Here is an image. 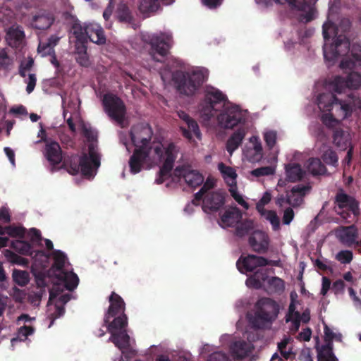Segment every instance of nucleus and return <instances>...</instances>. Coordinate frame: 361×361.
<instances>
[{"label": "nucleus", "mask_w": 361, "mask_h": 361, "mask_svg": "<svg viewBox=\"0 0 361 361\" xmlns=\"http://www.w3.org/2000/svg\"><path fill=\"white\" fill-rule=\"evenodd\" d=\"M153 135L151 127L146 124H138L132 127L130 136L135 150L130 157L129 166L132 173L141 171L145 165H159L160 167L155 182L161 184L169 177L176 159V147L171 142L164 148L161 142H152Z\"/></svg>", "instance_id": "1"}, {"label": "nucleus", "mask_w": 361, "mask_h": 361, "mask_svg": "<svg viewBox=\"0 0 361 361\" xmlns=\"http://www.w3.org/2000/svg\"><path fill=\"white\" fill-rule=\"evenodd\" d=\"M351 22L342 19L337 27L334 23L327 21L322 26L324 40L323 53L324 59L332 65L339 56H345L350 49V40L346 33L350 30Z\"/></svg>", "instance_id": "2"}, {"label": "nucleus", "mask_w": 361, "mask_h": 361, "mask_svg": "<svg viewBox=\"0 0 361 361\" xmlns=\"http://www.w3.org/2000/svg\"><path fill=\"white\" fill-rule=\"evenodd\" d=\"M317 103L322 111L326 112L322 116L321 120L328 128H333L340 120L350 116L353 111L349 103L343 98L337 97L332 92L319 94Z\"/></svg>", "instance_id": "3"}, {"label": "nucleus", "mask_w": 361, "mask_h": 361, "mask_svg": "<svg viewBox=\"0 0 361 361\" xmlns=\"http://www.w3.org/2000/svg\"><path fill=\"white\" fill-rule=\"evenodd\" d=\"M255 307V314L250 322L257 329L269 328L277 319L280 310L279 304L274 300L266 297L259 298Z\"/></svg>", "instance_id": "4"}, {"label": "nucleus", "mask_w": 361, "mask_h": 361, "mask_svg": "<svg viewBox=\"0 0 361 361\" xmlns=\"http://www.w3.org/2000/svg\"><path fill=\"white\" fill-rule=\"evenodd\" d=\"M228 103V98L220 90L212 86H207L203 98L199 104V111L204 121H209L217 112Z\"/></svg>", "instance_id": "5"}, {"label": "nucleus", "mask_w": 361, "mask_h": 361, "mask_svg": "<svg viewBox=\"0 0 361 361\" xmlns=\"http://www.w3.org/2000/svg\"><path fill=\"white\" fill-rule=\"evenodd\" d=\"M207 80V75L202 71L191 73L176 71L172 74V80L178 92L185 96H193Z\"/></svg>", "instance_id": "6"}, {"label": "nucleus", "mask_w": 361, "mask_h": 361, "mask_svg": "<svg viewBox=\"0 0 361 361\" xmlns=\"http://www.w3.org/2000/svg\"><path fill=\"white\" fill-rule=\"evenodd\" d=\"M173 37L171 33L160 32L149 36L147 43L150 45L149 54L153 60L158 62L169 54L173 45Z\"/></svg>", "instance_id": "7"}, {"label": "nucleus", "mask_w": 361, "mask_h": 361, "mask_svg": "<svg viewBox=\"0 0 361 361\" xmlns=\"http://www.w3.org/2000/svg\"><path fill=\"white\" fill-rule=\"evenodd\" d=\"M102 104L107 115L118 124H123L126 114V107L123 100L115 94H106Z\"/></svg>", "instance_id": "8"}, {"label": "nucleus", "mask_w": 361, "mask_h": 361, "mask_svg": "<svg viewBox=\"0 0 361 361\" xmlns=\"http://www.w3.org/2000/svg\"><path fill=\"white\" fill-rule=\"evenodd\" d=\"M224 109L217 116L218 123L222 128L231 129L245 121V114L238 106H225Z\"/></svg>", "instance_id": "9"}, {"label": "nucleus", "mask_w": 361, "mask_h": 361, "mask_svg": "<svg viewBox=\"0 0 361 361\" xmlns=\"http://www.w3.org/2000/svg\"><path fill=\"white\" fill-rule=\"evenodd\" d=\"M361 85V75L357 72L350 73L346 78L342 76H336L332 81L333 90L338 93L348 94L350 93V90L357 89Z\"/></svg>", "instance_id": "10"}, {"label": "nucleus", "mask_w": 361, "mask_h": 361, "mask_svg": "<svg viewBox=\"0 0 361 361\" xmlns=\"http://www.w3.org/2000/svg\"><path fill=\"white\" fill-rule=\"evenodd\" d=\"M226 196V192L222 190L207 192L203 198L202 210L207 214L219 212L224 207Z\"/></svg>", "instance_id": "11"}, {"label": "nucleus", "mask_w": 361, "mask_h": 361, "mask_svg": "<svg viewBox=\"0 0 361 361\" xmlns=\"http://www.w3.org/2000/svg\"><path fill=\"white\" fill-rule=\"evenodd\" d=\"M88 155L83 154L81 156L80 171L86 178L94 176L93 169H97L100 166V157L95 151L94 145L90 143L88 146Z\"/></svg>", "instance_id": "12"}, {"label": "nucleus", "mask_w": 361, "mask_h": 361, "mask_svg": "<svg viewBox=\"0 0 361 361\" xmlns=\"http://www.w3.org/2000/svg\"><path fill=\"white\" fill-rule=\"evenodd\" d=\"M275 2L283 4L287 2L291 7L301 11H305L300 16V20L308 23L314 19L315 10L312 5L317 0H274Z\"/></svg>", "instance_id": "13"}, {"label": "nucleus", "mask_w": 361, "mask_h": 361, "mask_svg": "<svg viewBox=\"0 0 361 361\" xmlns=\"http://www.w3.org/2000/svg\"><path fill=\"white\" fill-rule=\"evenodd\" d=\"M266 258L255 255H247L245 257L240 256L236 262V267L241 274L252 272L258 267H264Z\"/></svg>", "instance_id": "14"}, {"label": "nucleus", "mask_w": 361, "mask_h": 361, "mask_svg": "<svg viewBox=\"0 0 361 361\" xmlns=\"http://www.w3.org/2000/svg\"><path fill=\"white\" fill-rule=\"evenodd\" d=\"M248 244L252 251L259 254H265L269 250L270 239L266 232L255 230L250 235Z\"/></svg>", "instance_id": "15"}, {"label": "nucleus", "mask_w": 361, "mask_h": 361, "mask_svg": "<svg viewBox=\"0 0 361 361\" xmlns=\"http://www.w3.org/2000/svg\"><path fill=\"white\" fill-rule=\"evenodd\" d=\"M45 144L44 157L53 168L59 165L63 160L62 150L60 145L53 140H49L46 137L42 138Z\"/></svg>", "instance_id": "16"}, {"label": "nucleus", "mask_w": 361, "mask_h": 361, "mask_svg": "<svg viewBox=\"0 0 361 361\" xmlns=\"http://www.w3.org/2000/svg\"><path fill=\"white\" fill-rule=\"evenodd\" d=\"M173 173L175 176L183 177L188 185L191 188H197L204 181V177L200 173L183 166L176 167Z\"/></svg>", "instance_id": "17"}, {"label": "nucleus", "mask_w": 361, "mask_h": 361, "mask_svg": "<svg viewBox=\"0 0 361 361\" xmlns=\"http://www.w3.org/2000/svg\"><path fill=\"white\" fill-rule=\"evenodd\" d=\"M178 116L187 124L188 126V129L183 126L180 127L182 135L185 138L191 140L192 138L193 133L197 138L201 139V132L197 121L183 111H178Z\"/></svg>", "instance_id": "18"}, {"label": "nucleus", "mask_w": 361, "mask_h": 361, "mask_svg": "<svg viewBox=\"0 0 361 361\" xmlns=\"http://www.w3.org/2000/svg\"><path fill=\"white\" fill-rule=\"evenodd\" d=\"M109 302L110 305L104 316V323H108L109 319L118 314L125 313L126 310V303L123 299L114 291L109 297Z\"/></svg>", "instance_id": "19"}, {"label": "nucleus", "mask_w": 361, "mask_h": 361, "mask_svg": "<svg viewBox=\"0 0 361 361\" xmlns=\"http://www.w3.org/2000/svg\"><path fill=\"white\" fill-rule=\"evenodd\" d=\"M55 21L54 13L49 11H39L32 16L30 25L36 30H44L49 28Z\"/></svg>", "instance_id": "20"}, {"label": "nucleus", "mask_w": 361, "mask_h": 361, "mask_svg": "<svg viewBox=\"0 0 361 361\" xmlns=\"http://www.w3.org/2000/svg\"><path fill=\"white\" fill-rule=\"evenodd\" d=\"M335 203L340 209H345L355 215L359 213L358 202L353 197L343 192L342 190L336 193Z\"/></svg>", "instance_id": "21"}, {"label": "nucleus", "mask_w": 361, "mask_h": 361, "mask_svg": "<svg viewBox=\"0 0 361 361\" xmlns=\"http://www.w3.org/2000/svg\"><path fill=\"white\" fill-rule=\"evenodd\" d=\"M336 236L343 245L351 247L356 243L357 230L354 225L341 226L336 229Z\"/></svg>", "instance_id": "22"}, {"label": "nucleus", "mask_w": 361, "mask_h": 361, "mask_svg": "<svg viewBox=\"0 0 361 361\" xmlns=\"http://www.w3.org/2000/svg\"><path fill=\"white\" fill-rule=\"evenodd\" d=\"M352 59L343 58L340 63L341 69L352 70L357 66L361 67V44L353 43L351 49L350 48Z\"/></svg>", "instance_id": "23"}, {"label": "nucleus", "mask_w": 361, "mask_h": 361, "mask_svg": "<svg viewBox=\"0 0 361 361\" xmlns=\"http://www.w3.org/2000/svg\"><path fill=\"white\" fill-rule=\"evenodd\" d=\"M25 32L21 26L13 25L8 27L6 34V39L12 48H19L25 39Z\"/></svg>", "instance_id": "24"}, {"label": "nucleus", "mask_w": 361, "mask_h": 361, "mask_svg": "<svg viewBox=\"0 0 361 361\" xmlns=\"http://www.w3.org/2000/svg\"><path fill=\"white\" fill-rule=\"evenodd\" d=\"M87 41L90 39L97 44L106 43V37L102 27L98 24L90 23L86 25Z\"/></svg>", "instance_id": "25"}, {"label": "nucleus", "mask_w": 361, "mask_h": 361, "mask_svg": "<svg viewBox=\"0 0 361 361\" xmlns=\"http://www.w3.org/2000/svg\"><path fill=\"white\" fill-rule=\"evenodd\" d=\"M242 218L243 214L240 209L234 207L225 211L221 216V221L226 227H234Z\"/></svg>", "instance_id": "26"}, {"label": "nucleus", "mask_w": 361, "mask_h": 361, "mask_svg": "<svg viewBox=\"0 0 361 361\" xmlns=\"http://www.w3.org/2000/svg\"><path fill=\"white\" fill-rule=\"evenodd\" d=\"M80 159L81 157L77 154L64 157L61 161V168L66 169L70 174L76 175L80 172Z\"/></svg>", "instance_id": "27"}, {"label": "nucleus", "mask_w": 361, "mask_h": 361, "mask_svg": "<svg viewBox=\"0 0 361 361\" xmlns=\"http://www.w3.org/2000/svg\"><path fill=\"white\" fill-rule=\"evenodd\" d=\"M269 279L267 271L259 269L247 279L246 285L255 289H260L262 287L263 283Z\"/></svg>", "instance_id": "28"}, {"label": "nucleus", "mask_w": 361, "mask_h": 361, "mask_svg": "<svg viewBox=\"0 0 361 361\" xmlns=\"http://www.w3.org/2000/svg\"><path fill=\"white\" fill-rule=\"evenodd\" d=\"M109 341L112 342L121 350L128 349L130 346V336L126 329L119 332H112Z\"/></svg>", "instance_id": "29"}, {"label": "nucleus", "mask_w": 361, "mask_h": 361, "mask_svg": "<svg viewBox=\"0 0 361 361\" xmlns=\"http://www.w3.org/2000/svg\"><path fill=\"white\" fill-rule=\"evenodd\" d=\"M332 137L334 144L338 147L345 149L350 145V134L341 128L334 129Z\"/></svg>", "instance_id": "30"}, {"label": "nucleus", "mask_w": 361, "mask_h": 361, "mask_svg": "<svg viewBox=\"0 0 361 361\" xmlns=\"http://www.w3.org/2000/svg\"><path fill=\"white\" fill-rule=\"evenodd\" d=\"M286 180L288 182L294 183L300 180L303 177V171L299 164H288L285 166Z\"/></svg>", "instance_id": "31"}, {"label": "nucleus", "mask_w": 361, "mask_h": 361, "mask_svg": "<svg viewBox=\"0 0 361 361\" xmlns=\"http://www.w3.org/2000/svg\"><path fill=\"white\" fill-rule=\"evenodd\" d=\"M245 135L243 128H238L228 138L226 142V149L231 154L241 145Z\"/></svg>", "instance_id": "32"}, {"label": "nucleus", "mask_w": 361, "mask_h": 361, "mask_svg": "<svg viewBox=\"0 0 361 361\" xmlns=\"http://www.w3.org/2000/svg\"><path fill=\"white\" fill-rule=\"evenodd\" d=\"M307 169L313 176H323L327 173L326 166L319 158H310L307 161Z\"/></svg>", "instance_id": "33"}, {"label": "nucleus", "mask_w": 361, "mask_h": 361, "mask_svg": "<svg viewBox=\"0 0 361 361\" xmlns=\"http://www.w3.org/2000/svg\"><path fill=\"white\" fill-rule=\"evenodd\" d=\"M113 317L114 319L112 322H110V319H109V322L105 323L111 334L116 332L117 330H120L121 331L126 329L128 325V317L125 313L118 314Z\"/></svg>", "instance_id": "34"}, {"label": "nucleus", "mask_w": 361, "mask_h": 361, "mask_svg": "<svg viewBox=\"0 0 361 361\" xmlns=\"http://www.w3.org/2000/svg\"><path fill=\"white\" fill-rule=\"evenodd\" d=\"M234 227V235L238 238H243L253 231L255 224L252 219H242Z\"/></svg>", "instance_id": "35"}, {"label": "nucleus", "mask_w": 361, "mask_h": 361, "mask_svg": "<svg viewBox=\"0 0 361 361\" xmlns=\"http://www.w3.org/2000/svg\"><path fill=\"white\" fill-rule=\"evenodd\" d=\"M57 278L63 282V287L70 291L73 290L78 285L79 279L73 272L63 271L57 276Z\"/></svg>", "instance_id": "36"}, {"label": "nucleus", "mask_w": 361, "mask_h": 361, "mask_svg": "<svg viewBox=\"0 0 361 361\" xmlns=\"http://www.w3.org/2000/svg\"><path fill=\"white\" fill-rule=\"evenodd\" d=\"M75 60L82 67H90L91 61L87 52V46L83 44H75Z\"/></svg>", "instance_id": "37"}, {"label": "nucleus", "mask_w": 361, "mask_h": 361, "mask_svg": "<svg viewBox=\"0 0 361 361\" xmlns=\"http://www.w3.org/2000/svg\"><path fill=\"white\" fill-rule=\"evenodd\" d=\"M232 355L237 359H243L248 355V345L244 341H235L231 348Z\"/></svg>", "instance_id": "38"}, {"label": "nucleus", "mask_w": 361, "mask_h": 361, "mask_svg": "<svg viewBox=\"0 0 361 361\" xmlns=\"http://www.w3.org/2000/svg\"><path fill=\"white\" fill-rule=\"evenodd\" d=\"M319 361H338L333 352V343L323 345L318 352Z\"/></svg>", "instance_id": "39"}, {"label": "nucleus", "mask_w": 361, "mask_h": 361, "mask_svg": "<svg viewBox=\"0 0 361 361\" xmlns=\"http://www.w3.org/2000/svg\"><path fill=\"white\" fill-rule=\"evenodd\" d=\"M72 31L76 39L75 44H87L86 25L82 27L79 23H75L72 26Z\"/></svg>", "instance_id": "40"}, {"label": "nucleus", "mask_w": 361, "mask_h": 361, "mask_svg": "<svg viewBox=\"0 0 361 361\" xmlns=\"http://www.w3.org/2000/svg\"><path fill=\"white\" fill-rule=\"evenodd\" d=\"M11 247L16 252L24 255H31L32 253V246L27 241L13 240L11 242Z\"/></svg>", "instance_id": "41"}, {"label": "nucleus", "mask_w": 361, "mask_h": 361, "mask_svg": "<svg viewBox=\"0 0 361 361\" xmlns=\"http://www.w3.org/2000/svg\"><path fill=\"white\" fill-rule=\"evenodd\" d=\"M159 8L158 0H140L139 10L143 14L154 13Z\"/></svg>", "instance_id": "42"}, {"label": "nucleus", "mask_w": 361, "mask_h": 361, "mask_svg": "<svg viewBox=\"0 0 361 361\" xmlns=\"http://www.w3.org/2000/svg\"><path fill=\"white\" fill-rule=\"evenodd\" d=\"M267 285L271 293H281L285 290V281L278 276L269 278L267 280Z\"/></svg>", "instance_id": "43"}, {"label": "nucleus", "mask_w": 361, "mask_h": 361, "mask_svg": "<svg viewBox=\"0 0 361 361\" xmlns=\"http://www.w3.org/2000/svg\"><path fill=\"white\" fill-rule=\"evenodd\" d=\"M54 264L53 268L59 274L65 271L63 270L66 261L67 259L66 255L61 250H54L53 252Z\"/></svg>", "instance_id": "44"}, {"label": "nucleus", "mask_w": 361, "mask_h": 361, "mask_svg": "<svg viewBox=\"0 0 361 361\" xmlns=\"http://www.w3.org/2000/svg\"><path fill=\"white\" fill-rule=\"evenodd\" d=\"M118 19L120 22L131 25L132 27L134 25V18L130 9L123 6L118 9Z\"/></svg>", "instance_id": "45"}, {"label": "nucleus", "mask_w": 361, "mask_h": 361, "mask_svg": "<svg viewBox=\"0 0 361 361\" xmlns=\"http://www.w3.org/2000/svg\"><path fill=\"white\" fill-rule=\"evenodd\" d=\"M322 159L323 161L330 166H337L338 163V157L336 152L331 148L327 149L322 154Z\"/></svg>", "instance_id": "46"}, {"label": "nucleus", "mask_w": 361, "mask_h": 361, "mask_svg": "<svg viewBox=\"0 0 361 361\" xmlns=\"http://www.w3.org/2000/svg\"><path fill=\"white\" fill-rule=\"evenodd\" d=\"M12 277L14 282L20 286H24L29 282V276L26 271L15 269L13 271Z\"/></svg>", "instance_id": "47"}, {"label": "nucleus", "mask_w": 361, "mask_h": 361, "mask_svg": "<svg viewBox=\"0 0 361 361\" xmlns=\"http://www.w3.org/2000/svg\"><path fill=\"white\" fill-rule=\"evenodd\" d=\"M218 169L225 180L230 178L231 180H234L237 178V174L235 169L231 166H226L222 162L218 164Z\"/></svg>", "instance_id": "48"}, {"label": "nucleus", "mask_w": 361, "mask_h": 361, "mask_svg": "<svg viewBox=\"0 0 361 361\" xmlns=\"http://www.w3.org/2000/svg\"><path fill=\"white\" fill-rule=\"evenodd\" d=\"M13 63V59L9 56L5 49L0 51V69L8 70Z\"/></svg>", "instance_id": "49"}, {"label": "nucleus", "mask_w": 361, "mask_h": 361, "mask_svg": "<svg viewBox=\"0 0 361 361\" xmlns=\"http://www.w3.org/2000/svg\"><path fill=\"white\" fill-rule=\"evenodd\" d=\"M276 167L272 166H262L251 171V174L255 177H261L274 174Z\"/></svg>", "instance_id": "50"}, {"label": "nucleus", "mask_w": 361, "mask_h": 361, "mask_svg": "<svg viewBox=\"0 0 361 361\" xmlns=\"http://www.w3.org/2000/svg\"><path fill=\"white\" fill-rule=\"evenodd\" d=\"M6 233L13 238H23L25 228L20 226H8L5 228Z\"/></svg>", "instance_id": "51"}, {"label": "nucleus", "mask_w": 361, "mask_h": 361, "mask_svg": "<svg viewBox=\"0 0 361 361\" xmlns=\"http://www.w3.org/2000/svg\"><path fill=\"white\" fill-rule=\"evenodd\" d=\"M82 134L87 139V140L93 144V142L97 140V133L90 127L85 123L82 126Z\"/></svg>", "instance_id": "52"}, {"label": "nucleus", "mask_w": 361, "mask_h": 361, "mask_svg": "<svg viewBox=\"0 0 361 361\" xmlns=\"http://www.w3.org/2000/svg\"><path fill=\"white\" fill-rule=\"evenodd\" d=\"M353 255L350 250H341L336 255V259L341 264H349L353 260Z\"/></svg>", "instance_id": "53"}, {"label": "nucleus", "mask_w": 361, "mask_h": 361, "mask_svg": "<svg viewBox=\"0 0 361 361\" xmlns=\"http://www.w3.org/2000/svg\"><path fill=\"white\" fill-rule=\"evenodd\" d=\"M266 219L271 224L274 231H278L280 228V219L276 212L272 210L268 211Z\"/></svg>", "instance_id": "54"}, {"label": "nucleus", "mask_w": 361, "mask_h": 361, "mask_svg": "<svg viewBox=\"0 0 361 361\" xmlns=\"http://www.w3.org/2000/svg\"><path fill=\"white\" fill-rule=\"evenodd\" d=\"M310 190L311 186L309 185L299 184L293 186L290 192L294 195H297L301 197L303 199V197L310 191Z\"/></svg>", "instance_id": "55"}, {"label": "nucleus", "mask_w": 361, "mask_h": 361, "mask_svg": "<svg viewBox=\"0 0 361 361\" xmlns=\"http://www.w3.org/2000/svg\"><path fill=\"white\" fill-rule=\"evenodd\" d=\"M35 331L34 327L24 325L18 330V338L20 341H25L27 338Z\"/></svg>", "instance_id": "56"}, {"label": "nucleus", "mask_w": 361, "mask_h": 361, "mask_svg": "<svg viewBox=\"0 0 361 361\" xmlns=\"http://www.w3.org/2000/svg\"><path fill=\"white\" fill-rule=\"evenodd\" d=\"M65 287H61L60 284H54L51 289L49 290V298L48 305H50L54 302V300L61 295Z\"/></svg>", "instance_id": "57"}, {"label": "nucleus", "mask_w": 361, "mask_h": 361, "mask_svg": "<svg viewBox=\"0 0 361 361\" xmlns=\"http://www.w3.org/2000/svg\"><path fill=\"white\" fill-rule=\"evenodd\" d=\"M37 51L39 53L42 54L43 56L54 54L55 52L54 48H53L48 42H39Z\"/></svg>", "instance_id": "58"}, {"label": "nucleus", "mask_w": 361, "mask_h": 361, "mask_svg": "<svg viewBox=\"0 0 361 361\" xmlns=\"http://www.w3.org/2000/svg\"><path fill=\"white\" fill-rule=\"evenodd\" d=\"M264 141L269 149H272L276 141V133L275 131H268L264 135Z\"/></svg>", "instance_id": "59"}, {"label": "nucleus", "mask_w": 361, "mask_h": 361, "mask_svg": "<svg viewBox=\"0 0 361 361\" xmlns=\"http://www.w3.org/2000/svg\"><path fill=\"white\" fill-rule=\"evenodd\" d=\"M6 256L9 258L10 261L14 264H25L27 263L26 259L8 250H6Z\"/></svg>", "instance_id": "60"}, {"label": "nucleus", "mask_w": 361, "mask_h": 361, "mask_svg": "<svg viewBox=\"0 0 361 361\" xmlns=\"http://www.w3.org/2000/svg\"><path fill=\"white\" fill-rule=\"evenodd\" d=\"M346 102L349 103L350 105V108L352 109L353 106H357L359 109L361 110V98L357 97L355 93L350 92L348 94V98L343 99Z\"/></svg>", "instance_id": "61"}, {"label": "nucleus", "mask_w": 361, "mask_h": 361, "mask_svg": "<svg viewBox=\"0 0 361 361\" xmlns=\"http://www.w3.org/2000/svg\"><path fill=\"white\" fill-rule=\"evenodd\" d=\"M303 202V199L297 195H294L290 192V193H288V204L291 205L293 207H298L302 204Z\"/></svg>", "instance_id": "62"}, {"label": "nucleus", "mask_w": 361, "mask_h": 361, "mask_svg": "<svg viewBox=\"0 0 361 361\" xmlns=\"http://www.w3.org/2000/svg\"><path fill=\"white\" fill-rule=\"evenodd\" d=\"M293 218H294L293 210L290 207L286 209L283 212V223L286 225H288L292 221Z\"/></svg>", "instance_id": "63"}, {"label": "nucleus", "mask_w": 361, "mask_h": 361, "mask_svg": "<svg viewBox=\"0 0 361 361\" xmlns=\"http://www.w3.org/2000/svg\"><path fill=\"white\" fill-rule=\"evenodd\" d=\"M312 330L310 327L304 329L298 334L297 339L300 341H309L311 339Z\"/></svg>", "instance_id": "64"}]
</instances>
